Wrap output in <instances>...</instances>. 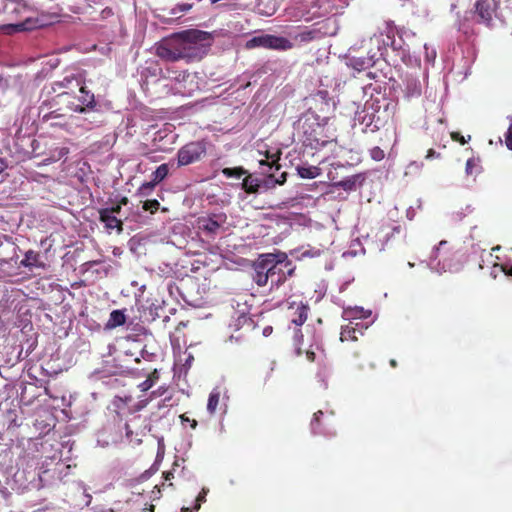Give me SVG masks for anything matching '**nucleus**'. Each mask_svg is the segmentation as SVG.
Returning a JSON list of instances; mask_svg holds the SVG:
<instances>
[{"label":"nucleus","instance_id":"nucleus-21","mask_svg":"<svg viewBox=\"0 0 512 512\" xmlns=\"http://www.w3.org/2000/svg\"><path fill=\"white\" fill-rule=\"evenodd\" d=\"M260 187L259 181L251 175L246 176L242 182V188L246 193H256Z\"/></svg>","mask_w":512,"mask_h":512},{"label":"nucleus","instance_id":"nucleus-27","mask_svg":"<svg viewBox=\"0 0 512 512\" xmlns=\"http://www.w3.org/2000/svg\"><path fill=\"white\" fill-rule=\"evenodd\" d=\"M338 187L343 188L346 191L355 190L356 188V177H350L344 180H341L336 184Z\"/></svg>","mask_w":512,"mask_h":512},{"label":"nucleus","instance_id":"nucleus-55","mask_svg":"<svg viewBox=\"0 0 512 512\" xmlns=\"http://www.w3.org/2000/svg\"><path fill=\"white\" fill-rule=\"evenodd\" d=\"M59 123L51 122V126L58 125Z\"/></svg>","mask_w":512,"mask_h":512},{"label":"nucleus","instance_id":"nucleus-8","mask_svg":"<svg viewBox=\"0 0 512 512\" xmlns=\"http://www.w3.org/2000/svg\"><path fill=\"white\" fill-rule=\"evenodd\" d=\"M67 106L73 112L83 113L95 107V96L85 86L79 88V95L67 100Z\"/></svg>","mask_w":512,"mask_h":512},{"label":"nucleus","instance_id":"nucleus-39","mask_svg":"<svg viewBox=\"0 0 512 512\" xmlns=\"http://www.w3.org/2000/svg\"><path fill=\"white\" fill-rule=\"evenodd\" d=\"M153 386L154 385L150 381H148V379H146L138 385V388L140 389V391L146 392Z\"/></svg>","mask_w":512,"mask_h":512},{"label":"nucleus","instance_id":"nucleus-26","mask_svg":"<svg viewBox=\"0 0 512 512\" xmlns=\"http://www.w3.org/2000/svg\"><path fill=\"white\" fill-rule=\"evenodd\" d=\"M303 342V334L301 330H297L294 335V350L296 356H301L303 354V350L301 348V344Z\"/></svg>","mask_w":512,"mask_h":512},{"label":"nucleus","instance_id":"nucleus-20","mask_svg":"<svg viewBox=\"0 0 512 512\" xmlns=\"http://www.w3.org/2000/svg\"><path fill=\"white\" fill-rule=\"evenodd\" d=\"M297 172L301 178L314 179L319 176L320 169L316 166H310V167L298 166Z\"/></svg>","mask_w":512,"mask_h":512},{"label":"nucleus","instance_id":"nucleus-28","mask_svg":"<svg viewBox=\"0 0 512 512\" xmlns=\"http://www.w3.org/2000/svg\"><path fill=\"white\" fill-rule=\"evenodd\" d=\"M159 207L160 203L156 199L146 200L143 204V209L145 211H150L151 213L158 211Z\"/></svg>","mask_w":512,"mask_h":512},{"label":"nucleus","instance_id":"nucleus-29","mask_svg":"<svg viewBox=\"0 0 512 512\" xmlns=\"http://www.w3.org/2000/svg\"><path fill=\"white\" fill-rule=\"evenodd\" d=\"M267 159H271V163H269L267 160H261L260 165H268L270 168L275 166L276 170H279V168H280V164L278 163L279 156H277V155L269 156L267 154Z\"/></svg>","mask_w":512,"mask_h":512},{"label":"nucleus","instance_id":"nucleus-33","mask_svg":"<svg viewBox=\"0 0 512 512\" xmlns=\"http://www.w3.org/2000/svg\"><path fill=\"white\" fill-rule=\"evenodd\" d=\"M193 7V4H178L173 10L172 14L175 15V10H178L181 13L189 11Z\"/></svg>","mask_w":512,"mask_h":512},{"label":"nucleus","instance_id":"nucleus-52","mask_svg":"<svg viewBox=\"0 0 512 512\" xmlns=\"http://www.w3.org/2000/svg\"><path fill=\"white\" fill-rule=\"evenodd\" d=\"M506 274L512 276V267L506 272Z\"/></svg>","mask_w":512,"mask_h":512},{"label":"nucleus","instance_id":"nucleus-44","mask_svg":"<svg viewBox=\"0 0 512 512\" xmlns=\"http://www.w3.org/2000/svg\"><path fill=\"white\" fill-rule=\"evenodd\" d=\"M129 202L128 198L127 197H122L119 201H118V204L122 207V206H125L127 205Z\"/></svg>","mask_w":512,"mask_h":512},{"label":"nucleus","instance_id":"nucleus-47","mask_svg":"<svg viewBox=\"0 0 512 512\" xmlns=\"http://www.w3.org/2000/svg\"><path fill=\"white\" fill-rule=\"evenodd\" d=\"M389 364H390V366H391L392 368H396V367L398 366V363H397V361H396L395 359H391V360L389 361Z\"/></svg>","mask_w":512,"mask_h":512},{"label":"nucleus","instance_id":"nucleus-30","mask_svg":"<svg viewBox=\"0 0 512 512\" xmlns=\"http://www.w3.org/2000/svg\"><path fill=\"white\" fill-rule=\"evenodd\" d=\"M370 156L375 161H381L384 159L385 153L380 147L376 146L370 150Z\"/></svg>","mask_w":512,"mask_h":512},{"label":"nucleus","instance_id":"nucleus-9","mask_svg":"<svg viewBox=\"0 0 512 512\" xmlns=\"http://www.w3.org/2000/svg\"><path fill=\"white\" fill-rule=\"evenodd\" d=\"M270 263L271 262H269L267 253L260 255L258 260L253 265V280L260 287L266 286L270 280Z\"/></svg>","mask_w":512,"mask_h":512},{"label":"nucleus","instance_id":"nucleus-24","mask_svg":"<svg viewBox=\"0 0 512 512\" xmlns=\"http://www.w3.org/2000/svg\"><path fill=\"white\" fill-rule=\"evenodd\" d=\"M465 171L467 175H477L481 171L479 160L476 158H469L466 162Z\"/></svg>","mask_w":512,"mask_h":512},{"label":"nucleus","instance_id":"nucleus-51","mask_svg":"<svg viewBox=\"0 0 512 512\" xmlns=\"http://www.w3.org/2000/svg\"><path fill=\"white\" fill-rule=\"evenodd\" d=\"M171 477H173V474H172L171 472H167V473L165 474V479H166V480H169Z\"/></svg>","mask_w":512,"mask_h":512},{"label":"nucleus","instance_id":"nucleus-18","mask_svg":"<svg viewBox=\"0 0 512 512\" xmlns=\"http://www.w3.org/2000/svg\"><path fill=\"white\" fill-rule=\"evenodd\" d=\"M370 315V312L365 311L362 307L346 308L344 316L347 319H364Z\"/></svg>","mask_w":512,"mask_h":512},{"label":"nucleus","instance_id":"nucleus-2","mask_svg":"<svg viewBox=\"0 0 512 512\" xmlns=\"http://www.w3.org/2000/svg\"><path fill=\"white\" fill-rule=\"evenodd\" d=\"M29 12V6L23 0H8L4 5V13L9 20L18 22L4 25L2 30L7 34H11L31 29L29 25L30 17L27 15Z\"/></svg>","mask_w":512,"mask_h":512},{"label":"nucleus","instance_id":"nucleus-25","mask_svg":"<svg viewBox=\"0 0 512 512\" xmlns=\"http://www.w3.org/2000/svg\"><path fill=\"white\" fill-rule=\"evenodd\" d=\"M447 244L448 243L445 240L440 241L439 246L433 252V257L435 260L439 259L440 261L441 259L445 260L447 258L449 251H444V248L446 247Z\"/></svg>","mask_w":512,"mask_h":512},{"label":"nucleus","instance_id":"nucleus-10","mask_svg":"<svg viewBox=\"0 0 512 512\" xmlns=\"http://www.w3.org/2000/svg\"><path fill=\"white\" fill-rule=\"evenodd\" d=\"M333 416V412L329 415H325L321 410L315 412L310 423L312 433L315 435L322 434L324 436H335V431L331 432L327 429V426L331 424Z\"/></svg>","mask_w":512,"mask_h":512},{"label":"nucleus","instance_id":"nucleus-38","mask_svg":"<svg viewBox=\"0 0 512 512\" xmlns=\"http://www.w3.org/2000/svg\"><path fill=\"white\" fill-rule=\"evenodd\" d=\"M451 138L454 141H457V142H459L462 145H464L467 142L466 139L464 138V136L461 135L459 132H452L451 133Z\"/></svg>","mask_w":512,"mask_h":512},{"label":"nucleus","instance_id":"nucleus-7","mask_svg":"<svg viewBox=\"0 0 512 512\" xmlns=\"http://www.w3.org/2000/svg\"><path fill=\"white\" fill-rule=\"evenodd\" d=\"M248 48L263 47L266 49L287 51L293 48V43L282 36L272 34H262L255 36L247 42Z\"/></svg>","mask_w":512,"mask_h":512},{"label":"nucleus","instance_id":"nucleus-53","mask_svg":"<svg viewBox=\"0 0 512 512\" xmlns=\"http://www.w3.org/2000/svg\"><path fill=\"white\" fill-rule=\"evenodd\" d=\"M182 512H191V511L189 510V508H183Z\"/></svg>","mask_w":512,"mask_h":512},{"label":"nucleus","instance_id":"nucleus-45","mask_svg":"<svg viewBox=\"0 0 512 512\" xmlns=\"http://www.w3.org/2000/svg\"><path fill=\"white\" fill-rule=\"evenodd\" d=\"M186 326H187V324L185 322L181 321L178 323L176 330L180 331L182 328H185Z\"/></svg>","mask_w":512,"mask_h":512},{"label":"nucleus","instance_id":"nucleus-54","mask_svg":"<svg viewBox=\"0 0 512 512\" xmlns=\"http://www.w3.org/2000/svg\"><path fill=\"white\" fill-rule=\"evenodd\" d=\"M149 510H150V512H154V506L151 505Z\"/></svg>","mask_w":512,"mask_h":512},{"label":"nucleus","instance_id":"nucleus-49","mask_svg":"<svg viewBox=\"0 0 512 512\" xmlns=\"http://www.w3.org/2000/svg\"><path fill=\"white\" fill-rule=\"evenodd\" d=\"M285 176H286V173H283L282 176H281L282 180H277V183L278 184H283L286 181V177Z\"/></svg>","mask_w":512,"mask_h":512},{"label":"nucleus","instance_id":"nucleus-15","mask_svg":"<svg viewBox=\"0 0 512 512\" xmlns=\"http://www.w3.org/2000/svg\"><path fill=\"white\" fill-rule=\"evenodd\" d=\"M20 265L23 267H27V268H32V267L44 268L45 267V264L40 261V254L33 250H28L25 253L24 258L20 262Z\"/></svg>","mask_w":512,"mask_h":512},{"label":"nucleus","instance_id":"nucleus-14","mask_svg":"<svg viewBox=\"0 0 512 512\" xmlns=\"http://www.w3.org/2000/svg\"><path fill=\"white\" fill-rule=\"evenodd\" d=\"M99 220L101 223L104 224V227L107 230H113L116 229L118 233H121L123 231V222L119 218H117L115 215H111L108 212H105L103 210H99Z\"/></svg>","mask_w":512,"mask_h":512},{"label":"nucleus","instance_id":"nucleus-12","mask_svg":"<svg viewBox=\"0 0 512 512\" xmlns=\"http://www.w3.org/2000/svg\"><path fill=\"white\" fill-rule=\"evenodd\" d=\"M495 7L496 4L494 0H477L475 12L480 21L488 25L492 21Z\"/></svg>","mask_w":512,"mask_h":512},{"label":"nucleus","instance_id":"nucleus-37","mask_svg":"<svg viewBox=\"0 0 512 512\" xmlns=\"http://www.w3.org/2000/svg\"><path fill=\"white\" fill-rule=\"evenodd\" d=\"M180 419L182 422L190 423L192 429H195L197 427V421L195 419H190L186 414L180 415Z\"/></svg>","mask_w":512,"mask_h":512},{"label":"nucleus","instance_id":"nucleus-13","mask_svg":"<svg viewBox=\"0 0 512 512\" xmlns=\"http://www.w3.org/2000/svg\"><path fill=\"white\" fill-rule=\"evenodd\" d=\"M364 325L361 322L350 321L342 327L340 339L344 341H356L359 335H363Z\"/></svg>","mask_w":512,"mask_h":512},{"label":"nucleus","instance_id":"nucleus-22","mask_svg":"<svg viewBox=\"0 0 512 512\" xmlns=\"http://www.w3.org/2000/svg\"><path fill=\"white\" fill-rule=\"evenodd\" d=\"M168 173H169L168 164H166V163L161 164L152 173V181L154 182V184H158L168 176Z\"/></svg>","mask_w":512,"mask_h":512},{"label":"nucleus","instance_id":"nucleus-31","mask_svg":"<svg viewBox=\"0 0 512 512\" xmlns=\"http://www.w3.org/2000/svg\"><path fill=\"white\" fill-rule=\"evenodd\" d=\"M157 184H154V182L151 180L149 182L143 183L139 188V194L146 196L148 195L156 186Z\"/></svg>","mask_w":512,"mask_h":512},{"label":"nucleus","instance_id":"nucleus-4","mask_svg":"<svg viewBox=\"0 0 512 512\" xmlns=\"http://www.w3.org/2000/svg\"><path fill=\"white\" fill-rule=\"evenodd\" d=\"M206 153L207 143L204 140L191 141L178 150L177 165L182 167L199 162Z\"/></svg>","mask_w":512,"mask_h":512},{"label":"nucleus","instance_id":"nucleus-32","mask_svg":"<svg viewBox=\"0 0 512 512\" xmlns=\"http://www.w3.org/2000/svg\"><path fill=\"white\" fill-rule=\"evenodd\" d=\"M316 32L312 30H306L301 32L298 37L302 42H310L315 38Z\"/></svg>","mask_w":512,"mask_h":512},{"label":"nucleus","instance_id":"nucleus-46","mask_svg":"<svg viewBox=\"0 0 512 512\" xmlns=\"http://www.w3.org/2000/svg\"><path fill=\"white\" fill-rule=\"evenodd\" d=\"M162 394V389H158L157 391H153L151 393V397L160 396Z\"/></svg>","mask_w":512,"mask_h":512},{"label":"nucleus","instance_id":"nucleus-6","mask_svg":"<svg viewBox=\"0 0 512 512\" xmlns=\"http://www.w3.org/2000/svg\"><path fill=\"white\" fill-rule=\"evenodd\" d=\"M302 128V141L305 146L312 149H320L329 143L327 136L324 135V127L316 120L313 122L306 120L303 123Z\"/></svg>","mask_w":512,"mask_h":512},{"label":"nucleus","instance_id":"nucleus-35","mask_svg":"<svg viewBox=\"0 0 512 512\" xmlns=\"http://www.w3.org/2000/svg\"><path fill=\"white\" fill-rule=\"evenodd\" d=\"M205 497H206V491L203 489V491L196 498V504L194 506L195 510L200 509L201 503L206 500Z\"/></svg>","mask_w":512,"mask_h":512},{"label":"nucleus","instance_id":"nucleus-5","mask_svg":"<svg viewBox=\"0 0 512 512\" xmlns=\"http://www.w3.org/2000/svg\"><path fill=\"white\" fill-rule=\"evenodd\" d=\"M227 215L224 212L212 213L197 219V227L207 238L215 237L226 231Z\"/></svg>","mask_w":512,"mask_h":512},{"label":"nucleus","instance_id":"nucleus-1","mask_svg":"<svg viewBox=\"0 0 512 512\" xmlns=\"http://www.w3.org/2000/svg\"><path fill=\"white\" fill-rule=\"evenodd\" d=\"M208 39V33L200 30H187L175 33L163 39L156 47V55L162 60L176 62L198 61L202 58L203 42Z\"/></svg>","mask_w":512,"mask_h":512},{"label":"nucleus","instance_id":"nucleus-3","mask_svg":"<svg viewBox=\"0 0 512 512\" xmlns=\"http://www.w3.org/2000/svg\"><path fill=\"white\" fill-rule=\"evenodd\" d=\"M270 265V282L271 286H280L288 277H291L295 271V265L285 253L273 254L268 253Z\"/></svg>","mask_w":512,"mask_h":512},{"label":"nucleus","instance_id":"nucleus-23","mask_svg":"<svg viewBox=\"0 0 512 512\" xmlns=\"http://www.w3.org/2000/svg\"><path fill=\"white\" fill-rule=\"evenodd\" d=\"M247 171L242 167H233V168H224L222 169V174L226 178H236L239 179L243 175H245Z\"/></svg>","mask_w":512,"mask_h":512},{"label":"nucleus","instance_id":"nucleus-42","mask_svg":"<svg viewBox=\"0 0 512 512\" xmlns=\"http://www.w3.org/2000/svg\"><path fill=\"white\" fill-rule=\"evenodd\" d=\"M125 430H126V437L127 439L132 442L133 441V432L132 430L130 429V426L128 424H125Z\"/></svg>","mask_w":512,"mask_h":512},{"label":"nucleus","instance_id":"nucleus-36","mask_svg":"<svg viewBox=\"0 0 512 512\" xmlns=\"http://www.w3.org/2000/svg\"><path fill=\"white\" fill-rule=\"evenodd\" d=\"M160 375L157 369H154L147 377L148 381H150L153 385L159 380Z\"/></svg>","mask_w":512,"mask_h":512},{"label":"nucleus","instance_id":"nucleus-48","mask_svg":"<svg viewBox=\"0 0 512 512\" xmlns=\"http://www.w3.org/2000/svg\"><path fill=\"white\" fill-rule=\"evenodd\" d=\"M60 116L59 115H53V113L49 114V115H46L45 116V119L46 120H49V119H54V118H59Z\"/></svg>","mask_w":512,"mask_h":512},{"label":"nucleus","instance_id":"nucleus-50","mask_svg":"<svg viewBox=\"0 0 512 512\" xmlns=\"http://www.w3.org/2000/svg\"><path fill=\"white\" fill-rule=\"evenodd\" d=\"M366 63L364 61H361V62H358V65L360 66L358 69L361 70V69H365L367 66L365 65Z\"/></svg>","mask_w":512,"mask_h":512},{"label":"nucleus","instance_id":"nucleus-34","mask_svg":"<svg viewBox=\"0 0 512 512\" xmlns=\"http://www.w3.org/2000/svg\"><path fill=\"white\" fill-rule=\"evenodd\" d=\"M122 207L117 203L109 208H103L102 210L108 212L111 215L119 214L121 212Z\"/></svg>","mask_w":512,"mask_h":512},{"label":"nucleus","instance_id":"nucleus-17","mask_svg":"<svg viewBox=\"0 0 512 512\" xmlns=\"http://www.w3.org/2000/svg\"><path fill=\"white\" fill-rule=\"evenodd\" d=\"M126 322V316L122 310H113L110 313V318L108 320L107 326L109 328H115L123 325Z\"/></svg>","mask_w":512,"mask_h":512},{"label":"nucleus","instance_id":"nucleus-43","mask_svg":"<svg viewBox=\"0 0 512 512\" xmlns=\"http://www.w3.org/2000/svg\"><path fill=\"white\" fill-rule=\"evenodd\" d=\"M305 354L309 362H313L315 360V353L313 351L307 350Z\"/></svg>","mask_w":512,"mask_h":512},{"label":"nucleus","instance_id":"nucleus-19","mask_svg":"<svg viewBox=\"0 0 512 512\" xmlns=\"http://www.w3.org/2000/svg\"><path fill=\"white\" fill-rule=\"evenodd\" d=\"M308 306L304 304H300L295 312V317L292 319V323H294L297 326L303 325L308 317Z\"/></svg>","mask_w":512,"mask_h":512},{"label":"nucleus","instance_id":"nucleus-40","mask_svg":"<svg viewBox=\"0 0 512 512\" xmlns=\"http://www.w3.org/2000/svg\"><path fill=\"white\" fill-rule=\"evenodd\" d=\"M113 15H114V12H113V10H112L111 8H109V7H106L105 9H103V10L101 11V17H102L103 19H106V18H108V17H110V16H113Z\"/></svg>","mask_w":512,"mask_h":512},{"label":"nucleus","instance_id":"nucleus-11","mask_svg":"<svg viewBox=\"0 0 512 512\" xmlns=\"http://www.w3.org/2000/svg\"><path fill=\"white\" fill-rule=\"evenodd\" d=\"M310 110L320 113H328L332 106V99L327 90H319L310 96Z\"/></svg>","mask_w":512,"mask_h":512},{"label":"nucleus","instance_id":"nucleus-41","mask_svg":"<svg viewBox=\"0 0 512 512\" xmlns=\"http://www.w3.org/2000/svg\"><path fill=\"white\" fill-rule=\"evenodd\" d=\"M439 156H440V154L437 153L434 149L431 148V149H429L427 151V154H426L425 158L426 159H433V158L439 157Z\"/></svg>","mask_w":512,"mask_h":512},{"label":"nucleus","instance_id":"nucleus-16","mask_svg":"<svg viewBox=\"0 0 512 512\" xmlns=\"http://www.w3.org/2000/svg\"><path fill=\"white\" fill-rule=\"evenodd\" d=\"M221 390L219 387H215L209 394L207 402V411L209 414H214L220 405Z\"/></svg>","mask_w":512,"mask_h":512}]
</instances>
